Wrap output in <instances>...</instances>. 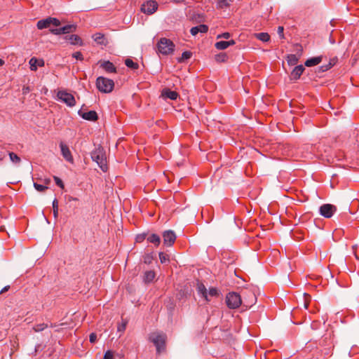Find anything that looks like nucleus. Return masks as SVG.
<instances>
[{"mask_svg":"<svg viewBox=\"0 0 359 359\" xmlns=\"http://www.w3.org/2000/svg\"><path fill=\"white\" fill-rule=\"evenodd\" d=\"M49 18V21L50 22L51 25H53L55 27H58L60 25V22L58 19L55 18Z\"/></svg>","mask_w":359,"mask_h":359,"instance_id":"obj_41","label":"nucleus"},{"mask_svg":"<svg viewBox=\"0 0 359 359\" xmlns=\"http://www.w3.org/2000/svg\"><path fill=\"white\" fill-rule=\"evenodd\" d=\"M226 304L229 309H237L242 304V297L236 292H229L226 296Z\"/></svg>","mask_w":359,"mask_h":359,"instance_id":"obj_6","label":"nucleus"},{"mask_svg":"<svg viewBox=\"0 0 359 359\" xmlns=\"http://www.w3.org/2000/svg\"><path fill=\"white\" fill-rule=\"evenodd\" d=\"M158 50L163 55H168L173 52L175 45L173 42L166 38H161L157 44Z\"/></svg>","mask_w":359,"mask_h":359,"instance_id":"obj_5","label":"nucleus"},{"mask_svg":"<svg viewBox=\"0 0 359 359\" xmlns=\"http://www.w3.org/2000/svg\"><path fill=\"white\" fill-rule=\"evenodd\" d=\"M53 212L54 217L57 219L58 217V201L57 198L53 201Z\"/></svg>","mask_w":359,"mask_h":359,"instance_id":"obj_33","label":"nucleus"},{"mask_svg":"<svg viewBox=\"0 0 359 359\" xmlns=\"http://www.w3.org/2000/svg\"><path fill=\"white\" fill-rule=\"evenodd\" d=\"M156 276L154 271H147L144 274V281L145 283H151L153 281Z\"/></svg>","mask_w":359,"mask_h":359,"instance_id":"obj_26","label":"nucleus"},{"mask_svg":"<svg viewBox=\"0 0 359 359\" xmlns=\"http://www.w3.org/2000/svg\"><path fill=\"white\" fill-rule=\"evenodd\" d=\"M311 301V296L307 293H304V306L306 309H308Z\"/></svg>","mask_w":359,"mask_h":359,"instance_id":"obj_35","label":"nucleus"},{"mask_svg":"<svg viewBox=\"0 0 359 359\" xmlns=\"http://www.w3.org/2000/svg\"><path fill=\"white\" fill-rule=\"evenodd\" d=\"M147 234L144 233L138 234L136 236L135 241L137 243H142L145 239H147Z\"/></svg>","mask_w":359,"mask_h":359,"instance_id":"obj_39","label":"nucleus"},{"mask_svg":"<svg viewBox=\"0 0 359 359\" xmlns=\"http://www.w3.org/2000/svg\"><path fill=\"white\" fill-rule=\"evenodd\" d=\"M305 68L303 65H300L295 67L290 74V79L291 80H297L300 78L301 75L303 74Z\"/></svg>","mask_w":359,"mask_h":359,"instance_id":"obj_15","label":"nucleus"},{"mask_svg":"<svg viewBox=\"0 0 359 359\" xmlns=\"http://www.w3.org/2000/svg\"><path fill=\"white\" fill-rule=\"evenodd\" d=\"M72 57L76 58V60L82 61L83 60V55L81 52L77 51L72 54Z\"/></svg>","mask_w":359,"mask_h":359,"instance_id":"obj_43","label":"nucleus"},{"mask_svg":"<svg viewBox=\"0 0 359 359\" xmlns=\"http://www.w3.org/2000/svg\"><path fill=\"white\" fill-rule=\"evenodd\" d=\"M242 294V304L244 306L250 308L257 302V297L253 292L250 290H245Z\"/></svg>","mask_w":359,"mask_h":359,"instance_id":"obj_7","label":"nucleus"},{"mask_svg":"<svg viewBox=\"0 0 359 359\" xmlns=\"http://www.w3.org/2000/svg\"><path fill=\"white\" fill-rule=\"evenodd\" d=\"M158 256H159L160 261L162 264L168 262L170 260L169 255L163 252H159Z\"/></svg>","mask_w":359,"mask_h":359,"instance_id":"obj_36","label":"nucleus"},{"mask_svg":"<svg viewBox=\"0 0 359 359\" xmlns=\"http://www.w3.org/2000/svg\"><path fill=\"white\" fill-rule=\"evenodd\" d=\"M255 37L263 42H268L270 41V35L266 32L255 33Z\"/></svg>","mask_w":359,"mask_h":359,"instance_id":"obj_25","label":"nucleus"},{"mask_svg":"<svg viewBox=\"0 0 359 359\" xmlns=\"http://www.w3.org/2000/svg\"><path fill=\"white\" fill-rule=\"evenodd\" d=\"M162 236L163 239L164 245L168 247L172 246L175 243L177 238L175 232L171 230L165 231L163 233Z\"/></svg>","mask_w":359,"mask_h":359,"instance_id":"obj_11","label":"nucleus"},{"mask_svg":"<svg viewBox=\"0 0 359 359\" xmlns=\"http://www.w3.org/2000/svg\"><path fill=\"white\" fill-rule=\"evenodd\" d=\"M228 59V56L225 53H220L215 55V60L218 62H226Z\"/></svg>","mask_w":359,"mask_h":359,"instance_id":"obj_32","label":"nucleus"},{"mask_svg":"<svg viewBox=\"0 0 359 359\" xmlns=\"http://www.w3.org/2000/svg\"><path fill=\"white\" fill-rule=\"evenodd\" d=\"M320 351L325 359H328V358L332 355L334 345L331 336L325 337L320 341Z\"/></svg>","mask_w":359,"mask_h":359,"instance_id":"obj_2","label":"nucleus"},{"mask_svg":"<svg viewBox=\"0 0 359 359\" xmlns=\"http://www.w3.org/2000/svg\"><path fill=\"white\" fill-rule=\"evenodd\" d=\"M125 65L132 69H137L139 67V65L137 62H133V60L130 58L125 60Z\"/></svg>","mask_w":359,"mask_h":359,"instance_id":"obj_30","label":"nucleus"},{"mask_svg":"<svg viewBox=\"0 0 359 359\" xmlns=\"http://www.w3.org/2000/svg\"><path fill=\"white\" fill-rule=\"evenodd\" d=\"M29 63L30 65V69L34 72L37 70L38 67H43L45 65V62L43 59H38L34 57L29 60Z\"/></svg>","mask_w":359,"mask_h":359,"instance_id":"obj_14","label":"nucleus"},{"mask_svg":"<svg viewBox=\"0 0 359 359\" xmlns=\"http://www.w3.org/2000/svg\"><path fill=\"white\" fill-rule=\"evenodd\" d=\"M235 43H236V42H235L234 40H230V41H220L216 42L215 44V46L218 50H225L229 46H233Z\"/></svg>","mask_w":359,"mask_h":359,"instance_id":"obj_18","label":"nucleus"},{"mask_svg":"<svg viewBox=\"0 0 359 359\" xmlns=\"http://www.w3.org/2000/svg\"><path fill=\"white\" fill-rule=\"evenodd\" d=\"M166 338L165 334L161 332H154L149 336V340L155 345L158 353L165 350Z\"/></svg>","mask_w":359,"mask_h":359,"instance_id":"obj_1","label":"nucleus"},{"mask_svg":"<svg viewBox=\"0 0 359 359\" xmlns=\"http://www.w3.org/2000/svg\"><path fill=\"white\" fill-rule=\"evenodd\" d=\"M322 56H318L314 57H311L305 62V65L306 67H313L318 64H320L322 61Z\"/></svg>","mask_w":359,"mask_h":359,"instance_id":"obj_22","label":"nucleus"},{"mask_svg":"<svg viewBox=\"0 0 359 359\" xmlns=\"http://www.w3.org/2000/svg\"><path fill=\"white\" fill-rule=\"evenodd\" d=\"M50 32L55 35H60L62 34V28H56V29H50Z\"/></svg>","mask_w":359,"mask_h":359,"instance_id":"obj_46","label":"nucleus"},{"mask_svg":"<svg viewBox=\"0 0 359 359\" xmlns=\"http://www.w3.org/2000/svg\"><path fill=\"white\" fill-rule=\"evenodd\" d=\"M66 41H69L72 45H83V41L81 38L76 34L67 35L64 38Z\"/></svg>","mask_w":359,"mask_h":359,"instance_id":"obj_16","label":"nucleus"},{"mask_svg":"<svg viewBox=\"0 0 359 359\" xmlns=\"http://www.w3.org/2000/svg\"><path fill=\"white\" fill-rule=\"evenodd\" d=\"M100 67L108 73L116 72V68L114 64L109 61H104L101 64Z\"/></svg>","mask_w":359,"mask_h":359,"instance_id":"obj_21","label":"nucleus"},{"mask_svg":"<svg viewBox=\"0 0 359 359\" xmlns=\"http://www.w3.org/2000/svg\"><path fill=\"white\" fill-rule=\"evenodd\" d=\"M91 158L93 161L96 162L101 170L104 172H106L108 169L107 163H106V156L104 149L101 147L95 149L91 153Z\"/></svg>","mask_w":359,"mask_h":359,"instance_id":"obj_3","label":"nucleus"},{"mask_svg":"<svg viewBox=\"0 0 359 359\" xmlns=\"http://www.w3.org/2000/svg\"><path fill=\"white\" fill-rule=\"evenodd\" d=\"M72 200L73 201H77V198H72Z\"/></svg>","mask_w":359,"mask_h":359,"instance_id":"obj_56","label":"nucleus"},{"mask_svg":"<svg viewBox=\"0 0 359 359\" xmlns=\"http://www.w3.org/2000/svg\"><path fill=\"white\" fill-rule=\"evenodd\" d=\"M208 293L212 297H216L219 294L218 290L215 287L210 288Z\"/></svg>","mask_w":359,"mask_h":359,"instance_id":"obj_45","label":"nucleus"},{"mask_svg":"<svg viewBox=\"0 0 359 359\" xmlns=\"http://www.w3.org/2000/svg\"><path fill=\"white\" fill-rule=\"evenodd\" d=\"M89 340L90 343H95L97 341V334L95 333H91L89 336Z\"/></svg>","mask_w":359,"mask_h":359,"instance_id":"obj_49","label":"nucleus"},{"mask_svg":"<svg viewBox=\"0 0 359 359\" xmlns=\"http://www.w3.org/2000/svg\"><path fill=\"white\" fill-rule=\"evenodd\" d=\"M43 182H44V184H50V179H45V180H43Z\"/></svg>","mask_w":359,"mask_h":359,"instance_id":"obj_54","label":"nucleus"},{"mask_svg":"<svg viewBox=\"0 0 359 359\" xmlns=\"http://www.w3.org/2000/svg\"><path fill=\"white\" fill-rule=\"evenodd\" d=\"M217 1V4L219 8H223L224 7H227L229 6V4L227 3L226 0H216Z\"/></svg>","mask_w":359,"mask_h":359,"instance_id":"obj_42","label":"nucleus"},{"mask_svg":"<svg viewBox=\"0 0 359 359\" xmlns=\"http://www.w3.org/2000/svg\"><path fill=\"white\" fill-rule=\"evenodd\" d=\"M334 65V62L330 61L328 65L325 66H322L321 69L323 71H327L330 69Z\"/></svg>","mask_w":359,"mask_h":359,"instance_id":"obj_47","label":"nucleus"},{"mask_svg":"<svg viewBox=\"0 0 359 359\" xmlns=\"http://www.w3.org/2000/svg\"><path fill=\"white\" fill-rule=\"evenodd\" d=\"M62 28V34H69L76 31V27L74 25L64 26Z\"/></svg>","mask_w":359,"mask_h":359,"instance_id":"obj_29","label":"nucleus"},{"mask_svg":"<svg viewBox=\"0 0 359 359\" xmlns=\"http://www.w3.org/2000/svg\"><path fill=\"white\" fill-rule=\"evenodd\" d=\"M283 30H284L283 27H282V26H279V27H278V34L280 35V36L281 38H283V37H284V35H283Z\"/></svg>","mask_w":359,"mask_h":359,"instance_id":"obj_50","label":"nucleus"},{"mask_svg":"<svg viewBox=\"0 0 359 359\" xmlns=\"http://www.w3.org/2000/svg\"><path fill=\"white\" fill-rule=\"evenodd\" d=\"M287 61L289 65L293 66L298 62L299 58L296 55L290 54L287 56Z\"/></svg>","mask_w":359,"mask_h":359,"instance_id":"obj_28","label":"nucleus"},{"mask_svg":"<svg viewBox=\"0 0 359 359\" xmlns=\"http://www.w3.org/2000/svg\"><path fill=\"white\" fill-rule=\"evenodd\" d=\"M36 26L39 29H43L45 28L50 27L51 26V24H50V22L49 21V18L39 20L37 22Z\"/></svg>","mask_w":359,"mask_h":359,"instance_id":"obj_24","label":"nucleus"},{"mask_svg":"<svg viewBox=\"0 0 359 359\" xmlns=\"http://www.w3.org/2000/svg\"><path fill=\"white\" fill-rule=\"evenodd\" d=\"M336 211V206L330 203L323 204L319 208L320 214L325 218H330Z\"/></svg>","mask_w":359,"mask_h":359,"instance_id":"obj_10","label":"nucleus"},{"mask_svg":"<svg viewBox=\"0 0 359 359\" xmlns=\"http://www.w3.org/2000/svg\"><path fill=\"white\" fill-rule=\"evenodd\" d=\"M79 114L83 119H86L88 121H95L98 119V116L95 111H89L85 112V111H83L82 110H79Z\"/></svg>","mask_w":359,"mask_h":359,"instance_id":"obj_13","label":"nucleus"},{"mask_svg":"<svg viewBox=\"0 0 359 359\" xmlns=\"http://www.w3.org/2000/svg\"><path fill=\"white\" fill-rule=\"evenodd\" d=\"M192 53L190 51H184L182 53L181 57L178 59L179 62H183L187 60H189L191 57Z\"/></svg>","mask_w":359,"mask_h":359,"instance_id":"obj_31","label":"nucleus"},{"mask_svg":"<svg viewBox=\"0 0 359 359\" xmlns=\"http://www.w3.org/2000/svg\"><path fill=\"white\" fill-rule=\"evenodd\" d=\"M29 91H30V89H29V86H23L22 93L24 94H26V93H29Z\"/></svg>","mask_w":359,"mask_h":359,"instance_id":"obj_51","label":"nucleus"},{"mask_svg":"<svg viewBox=\"0 0 359 359\" xmlns=\"http://www.w3.org/2000/svg\"><path fill=\"white\" fill-rule=\"evenodd\" d=\"M197 289L198 292L202 294V296L205 299V300L209 301L208 298L207 290L205 286L203 283H199L198 284Z\"/></svg>","mask_w":359,"mask_h":359,"instance_id":"obj_27","label":"nucleus"},{"mask_svg":"<svg viewBox=\"0 0 359 359\" xmlns=\"http://www.w3.org/2000/svg\"><path fill=\"white\" fill-rule=\"evenodd\" d=\"M103 359H114V353L111 351H106Z\"/></svg>","mask_w":359,"mask_h":359,"instance_id":"obj_44","label":"nucleus"},{"mask_svg":"<svg viewBox=\"0 0 359 359\" xmlns=\"http://www.w3.org/2000/svg\"><path fill=\"white\" fill-rule=\"evenodd\" d=\"M96 86L97 89L104 93H111L114 88V82L113 80L99 76L96 80Z\"/></svg>","mask_w":359,"mask_h":359,"instance_id":"obj_4","label":"nucleus"},{"mask_svg":"<svg viewBox=\"0 0 359 359\" xmlns=\"http://www.w3.org/2000/svg\"><path fill=\"white\" fill-rule=\"evenodd\" d=\"M9 288H10V286H9V285L4 287L1 290V292H0V293H1V294H3V293H4V292H7V291L9 290Z\"/></svg>","mask_w":359,"mask_h":359,"instance_id":"obj_53","label":"nucleus"},{"mask_svg":"<svg viewBox=\"0 0 359 359\" xmlns=\"http://www.w3.org/2000/svg\"><path fill=\"white\" fill-rule=\"evenodd\" d=\"M47 327H48V325L47 324H46V323H40V324H37V325H34L33 327V330L35 332H39L44 330Z\"/></svg>","mask_w":359,"mask_h":359,"instance_id":"obj_34","label":"nucleus"},{"mask_svg":"<svg viewBox=\"0 0 359 359\" xmlns=\"http://www.w3.org/2000/svg\"><path fill=\"white\" fill-rule=\"evenodd\" d=\"M53 179H54V181L55 182V184L59 187H60L61 189H64L65 188V185H64V183L62 181V180L57 177V176H54L53 177Z\"/></svg>","mask_w":359,"mask_h":359,"instance_id":"obj_40","label":"nucleus"},{"mask_svg":"<svg viewBox=\"0 0 359 359\" xmlns=\"http://www.w3.org/2000/svg\"><path fill=\"white\" fill-rule=\"evenodd\" d=\"M34 187L39 192H43L46 190L48 189V187L47 186L39 184L36 183V182L34 183Z\"/></svg>","mask_w":359,"mask_h":359,"instance_id":"obj_38","label":"nucleus"},{"mask_svg":"<svg viewBox=\"0 0 359 359\" xmlns=\"http://www.w3.org/2000/svg\"><path fill=\"white\" fill-rule=\"evenodd\" d=\"M57 97L69 107H74L76 104V100L74 95L67 91H58Z\"/></svg>","mask_w":359,"mask_h":359,"instance_id":"obj_8","label":"nucleus"},{"mask_svg":"<svg viewBox=\"0 0 359 359\" xmlns=\"http://www.w3.org/2000/svg\"><path fill=\"white\" fill-rule=\"evenodd\" d=\"M60 149H61L62 155L64 157V158L67 161H68V162H69L71 163H74V158H73V156L72 155V152L69 150V147L67 144H65V143L60 142Z\"/></svg>","mask_w":359,"mask_h":359,"instance_id":"obj_12","label":"nucleus"},{"mask_svg":"<svg viewBox=\"0 0 359 359\" xmlns=\"http://www.w3.org/2000/svg\"><path fill=\"white\" fill-rule=\"evenodd\" d=\"M208 31V27L205 25H199L191 29L190 32L193 36L198 33H206Z\"/></svg>","mask_w":359,"mask_h":359,"instance_id":"obj_19","label":"nucleus"},{"mask_svg":"<svg viewBox=\"0 0 359 359\" xmlns=\"http://www.w3.org/2000/svg\"><path fill=\"white\" fill-rule=\"evenodd\" d=\"M147 241L149 243H153L156 247H158L161 243V238L156 233H152L147 236Z\"/></svg>","mask_w":359,"mask_h":359,"instance_id":"obj_23","label":"nucleus"},{"mask_svg":"<svg viewBox=\"0 0 359 359\" xmlns=\"http://www.w3.org/2000/svg\"><path fill=\"white\" fill-rule=\"evenodd\" d=\"M161 96L165 98H169L172 100H175L177 98L178 94L176 91L171 90L168 88H165L161 92Z\"/></svg>","mask_w":359,"mask_h":359,"instance_id":"obj_17","label":"nucleus"},{"mask_svg":"<svg viewBox=\"0 0 359 359\" xmlns=\"http://www.w3.org/2000/svg\"><path fill=\"white\" fill-rule=\"evenodd\" d=\"M9 156H10L11 161L15 163H18L21 161L20 158L16 154H15L13 152H10Z\"/></svg>","mask_w":359,"mask_h":359,"instance_id":"obj_37","label":"nucleus"},{"mask_svg":"<svg viewBox=\"0 0 359 359\" xmlns=\"http://www.w3.org/2000/svg\"><path fill=\"white\" fill-rule=\"evenodd\" d=\"M231 36V34L229 32H224L221 34H219L217 38V39H219V38H224V39H228L229 38H230Z\"/></svg>","mask_w":359,"mask_h":359,"instance_id":"obj_48","label":"nucleus"},{"mask_svg":"<svg viewBox=\"0 0 359 359\" xmlns=\"http://www.w3.org/2000/svg\"><path fill=\"white\" fill-rule=\"evenodd\" d=\"M4 63H5L4 60L2 59H0V67L3 66L4 65Z\"/></svg>","mask_w":359,"mask_h":359,"instance_id":"obj_55","label":"nucleus"},{"mask_svg":"<svg viewBox=\"0 0 359 359\" xmlns=\"http://www.w3.org/2000/svg\"><path fill=\"white\" fill-rule=\"evenodd\" d=\"M158 4L154 0H148L144 2L141 6V11L147 15L154 13L158 9Z\"/></svg>","mask_w":359,"mask_h":359,"instance_id":"obj_9","label":"nucleus"},{"mask_svg":"<svg viewBox=\"0 0 359 359\" xmlns=\"http://www.w3.org/2000/svg\"><path fill=\"white\" fill-rule=\"evenodd\" d=\"M93 39L97 44L103 46H107L108 44V41L103 34L96 33L93 36Z\"/></svg>","mask_w":359,"mask_h":359,"instance_id":"obj_20","label":"nucleus"},{"mask_svg":"<svg viewBox=\"0 0 359 359\" xmlns=\"http://www.w3.org/2000/svg\"><path fill=\"white\" fill-rule=\"evenodd\" d=\"M126 323H124L121 326L118 327V331H124L126 330Z\"/></svg>","mask_w":359,"mask_h":359,"instance_id":"obj_52","label":"nucleus"}]
</instances>
